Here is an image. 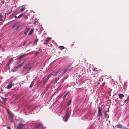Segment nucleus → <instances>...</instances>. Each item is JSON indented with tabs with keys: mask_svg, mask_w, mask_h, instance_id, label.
<instances>
[{
	"mask_svg": "<svg viewBox=\"0 0 129 129\" xmlns=\"http://www.w3.org/2000/svg\"><path fill=\"white\" fill-rule=\"evenodd\" d=\"M25 125L22 123H19L16 129H25Z\"/></svg>",
	"mask_w": 129,
	"mask_h": 129,
	"instance_id": "obj_1",
	"label": "nucleus"
},
{
	"mask_svg": "<svg viewBox=\"0 0 129 129\" xmlns=\"http://www.w3.org/2000/svg\"><path fill=\"white\" fill-rule=\"evenodd\" d=\"M70 115V114L69 113L68 111L66 113L65 116L63 118V119H64V121L65 122L67 121Z\"/></svg>",
	"mask_w": 129,
	"mask_h": 129,
	"instance_id": "obj_2",
	"label": "nucleus"
},
{
	"mask_svg": "<svg viewBox=\"0 0 129 129\" xmlns=\"http://www.w3.org/2000/svg\"><path fill=\"white\" fill-rule=\"evenodd\" d=\"M29 64V63L27 64L25 66H23V69L21 71V73H23L24 71H25L27 68H28Z\"/></svg>",
	"mask_w": 129,
	"mask_h": 129,
	"instance_id": "obj_3",
	"label": "nucleus"
},
{
	"mask_svg": "<svg viewBox=\"0 0 129 129\" xmlns=\"http://www.w3.org/2000/svg\"><path fill=\"white\" fill-rule=\"evenodd\" d=\"M21 67V66L19 64L18 65L15 66H14V68L11 71L12 72H14L17 69Z\"/></svg>",
	"mask_w": 129,
	"mask_h": 129,
	"instance_id": "obj_4",
	"label": "nucleus"
},
{
	"mask_svg": "<svg viewBox=\"0 0 129 129\" xmlns=\"http://www.w3.org/2000/svg\"><path fill=\"white\" fill-rule=\"evenodd\" d=\"M43 126V125L41 123H38L36 125V126L34 127V128L35 129L39 128L40 127H42Z\"/></svg>",
	"mask_w": 129,
	"mask_h": 129,
	"instance_id": "obj_5",
	"label": "nucleus"
},
{
	"mask_svg": "<svg viewBox=\"0 0 129 129\" xmlns=\"http://www.w3.org/2000/svg\"><path fill=\"white\" fill-rule=\"evenodd\" d=\"M51 39V38L48 37L45 40V41L44 44H47L48 42L49 41H50Z\"/></svg>",
	"mask_w": 129,
	"mask_h": 129,
	"instance_id": "obj_6",
	"label": "nucleus"
},
{
	"mask_svg": "<svg viewBox=\"0 0 129 129\" xmlns=\"http://www.w3.org/2000/svg\"><path fill=\"white\" fill-rule=\"evenodd\" d=\"M51 74H50L47 75V78L43 82L44 83H45L49 79L50 77L51 76Z\"/></svg>",
	"mask_w": 129,
	"mask_h": 129,
	"instance_id": "obj_7",
	"label": "nucleus"
},
{
	"mask_svg": "<svg viewBox=\"0 0 129 129\" xmlns=\"http://www.w3.org/2000/svg\"><path fill=\"white\" fill-rule=\"evenodd\" d=\"M12 84V81L10 82L9 84L8 85L7 88L8 89H9L11 88L12 86V85H13Z\"/></svg>",
	"mask_w": 129,
	"mask_h": 129,
	"instance_id": "obj_8",
	"label": "nucleus"
},
{
	"mask_svg": "<svg viewBox=\"0 0 129 129\" xmlns=\"http://www.w3.org/2000/svg\"><path fill=\"white\" fill-rule=\"evenodd\" d=\"M30 29V28H26L25 30L24 34L25 35H26L28 31Z\"/></svg>",
	"mask_w": 129,
	"mask_h": 129,
	"instance_id": "obj_9",
	"label": "nucleus"
},
{
	"mask_svg": "<svg viewBox=\"0 0 129 129\" xmlns=\"http://www.w3.org/2000/svg\"><path fill=\"white\" fill-rule=\"evenodd\" d=\"M25 55H26V54H24L21 55L20 56L18 57L17 58L16 60H18V59H21L22 58H23V57H25Z\"/></svg>",
	"mask_w": 129,
	"mask_h": 129,
	"instance_id": "obj_10",
	"label": "nucleus"
},
{
	"mask_svg": "<svg viewBox=\"0 0 129 129\" xmlns=\"http://www.w3.org/2000/svg\"><path fill=\"white\" fill-rule=\"evenodd\" d=\"M60 70L58 69L57 71H55L53 72V74H52V75L54 76H56L57 74L59 73V71Z\"/></svg>",
	"mask_w": 129,
	"mask_h": 129,
	"instance_id": "obj_11",
	"label": "nucleus"
},
{
	"mask_svg": "<svg viewBox=\"0 0 129 129\" xmlns=\"http://www.w3.org/2000/svg\"><path fill=\"white\" fill-rule=\"evenodd\" d=\"M31 68H32L31 67H29L28 68V69L25 72V73H24V75H26L28 73H29L30 72V70H31Z\"/></svg>",
	"mask_w": 129,
	"mask_h": 129,
	"instance_id": "obj_12",
	"label": "nucleus"
},
{
	"mask_svg": "<svg viewBox=\"0 0 129 129\" xmlns=\"http://www.w3.org/2000/svg\"><path fill=\"white\" fill-rule=\"evenodd\" d=\"M68 70V69H67V68H66L65 69H64V70L62 72V73L60 75V76H63V75L64 74L66 73V72Z\"/></svg>",
	"mask_w": 129,
	"mask_h": 129,
	"instance_id": "obj_13",
	"label": "nucleus"
},
{
	"mask_svg": "<svg viewBox=\"0 0 129 129\" xmlns=\"http://www.w3.org/2000/svg\"><path fill=\"white\" fill-rule=\"evenodd\" d=\"M104 114H105V118H107L109 117V115L108 114H107L106 113V111H104Z\"/></svg>",
	"mask_w": 129,
	"mask_h": 129,
	"instance_id": "obj_14",
	"label": "nucleus"
},
{
	"mask_svg": "<svg viewBox=\"0 0 129 129\" xmlns=\"http://www.w3.org/2000/svg\"><path fill=\"white\" fill-rule=\"evenodd\" d=\"M9 119L13 118L14 117V115L12 113H10L9 114Z\"/></svg>",
	"mask_w": 129,
	"mask_h": 129,
	"instance_id": "obj_15",
	"label": "nucleus"
},
{
	"mask_svg": "<svg viewBox=\"0 0 129 129\" xmlns=\"http://www.w3.org/2000/svg\"><path fill=\"white\" fill-rule=\"evenodd\" d=\"M13 60V58H11V59L6 64V66H8L10 64L11 62Z\"/></svg>",
	"mask_w": 129,
	"mask_h": 129,
	"instance_id": "obj_16",
	"label": "nucleus"
},
{
	"mask_svg": "<svg viewBox=\"0 0 129 129\" xmlns=\"http://www.w3.org/2000/svg\"><path fill=\"white\" fill-rule=\"evenodd\" d=\"M4 19L3 16L1 14H0V21H2Z\"/></svg>",
	"mask_w": 129,
	"mask_h": 129,
	"instance_id": "obj_17",
	"label": "nucleus"
},
{
	"mask_svg": "<svg viewBox=\"0 0 129 129\" xmlns=\"http://www.w3.org/2000/svg\"><path fill=\"white\" fill-rule=\"evenodd\" d=\"M124 96V95L122 94H120L119 95V97L120 98L122 99Z\"/></svg>",
	"mask_w": 129,
	"mask_h": 129,
	"instance_id": "obj_18",
	"label": "nucleus"
},
{
	"mask_svg": "<svg viewBox=\"0 0 129 129\" xmlns=\"http://www.w3.org/2000/svg\"><path fill=\"white\" fill-rule=\"evenodd\" d=\"M34 30V29H32L29 33L28 35H31L33 32Z\"/></svg>",
	"mask_w": 129,
	"mask_h": 129,
	"instance_id": "obj_19",
	"label": "nucleus"
},
{
	"mask_svg": "<svg viewBox=\"0 0 129 129\" xmlns=\"http://www.w3.org/2000/svg\"><path fill=\"white\" fill-rule=\"evenodd\" d=\"M101 110L100 109V107H99L98 108V113H101Z\"/></svg>",
	"mask_w": 129,
	"mask_h": 129,
	"instance_id": "obj_20",
	"label": "nucleus"
},
{
	"mask_svg": "<svg viewBox=\"0 0 129 129\" xmlns=\"http://www.w3.org/2000/svg\"><path fill=\"white\" fill-rule=\"evenodd\" d=\"M20 27V26L19 25H18V26H17L15 28V30H18V29H19V28Z\"/></svg>",
	"mask_w": 129,
	"mask_h": 129,
	"instance_id": "obj_21",
	"label": "nucleus"
},
{
	"mask_svg": "<svg viewBox=\"0 0 129 129\" xmlns=\"http://www.w3.org/2000/svg\"><path fill=\"white\" fill-rule=\"evenodd\" d=\"M58 48L61 50L63 49L64 48V46H59Z\"/></svg>",
	"mask_w": 129,
	"mask_h": 129,
	"instance_id": "obj_22",
	"label": "nucleus"
},
{
	"mask_svg": "<svg viewBox=\"0 0 129 129\" xmlns=\"http://www.w3.org/2000/svg\"><path fill=\"white\" fill-rule=\"evenodd\" d=\"M71 100H69L67 105V106H69L71 104Z\"/></svg>",
	"mask_w": 129,
	"mask_h": 129,
	"instance_id": "obj_23",
	"label": "nucleus"
},
{
	"mask_svg": "<svg viewBox=\"0 0 129 129\" xmlns=\"http://www.w3.org/2000/svg\"><path fill=\"white\" fill-rule=\"evenodd\" d=\"M129 100V96H128L127 97V99L124 101V103H126V101H128Z\"/></svg>",
	"mask_w": 129,
	"mask_h": 129,
	"instance_id": "obj_24",
	"label": "nucleus"
},
{
	"mask_svg": "<svg viewBox=\"0 0 129 129\" xmlns=\"http://www.w3.org/2000/svg\"><path fill=\"white\" fill-rule=\"evenodd\" d=\"M117 127L118 128H122V126L121 125H117Z\"/></svg>",
	"mask_w": 129,
	"mask_h": 129,
	"instance_id": "obj_25",
	"label": "nucleus"
},
{
	"mask_svg": "<svg viewBox=\"0 0 129 129\" xmlns=\"http://www.w3.org/2000/svg\"><path fill=\"white\" fill-rule=\"evenodd\" d=\"M1 98L4 102H5L6 100V99L5 98L1 97Z\"/></svg>",
	"mask_w": 129,
	"mask_h": 129,
	"instance_id": "obj_26",
	"label": "nucleus"
},
{
	"mask_svg": "<svg viewBox=\"0 0 129 129\" xmlns=\"http://www.w3.org/2000/svg\"><path fill=\"white\" fill-rule=\"evenodd\" d=\"M23 15V13L21 14L17 17V18H20Z\"/></svg>",
	"mask_w": 129,
	"mask_h": 129,
	"instance_id": "obj_27",
	"label": "nucleus"
},
{
	"mask_svg": "<svg viewBox=\"0 0 129 129\" xmlns=\"http://www.w3.org/2000/svg\"><path fill=\"white\" fill-rule=\"evenodd\" d=\"M38 39H36L34 42V44H37V42L38 41Z\"/></svg>",
	"mask_w": 129,
	"mask_h": 129,
	"instance_id": "obj_28",
	"label": "nucleus"
},
{
	"mask_svg": "<svg viewBox=\"0 0 129 129\" xmlns=\"http://www.w3.org/2000/svg\"><path fill=\"white\" fill-rule=\"evenodd\" d=\"M27 43V42L26 41H25L23 44V46H24Z\"/></svg>",
	"mask_w": 129,
	"mask_h": 129,
	"instance_id": "obj_29",
	"label": "nucleus"
},
{
	"mask_svg": "<svg viewBox=\"0 0 129 129\" xmlns=\"http://www.w3.org/2000/svg\"><path fill=\"white\" fill-rule=\"evenodd\" d=\"M25 9V8L24 7L23 8H22V9H21V10L20 11V12H22Z\"/></svg>",
	"mask_w": 129,
	"mask_h": 129,
	"instance_id": "obj_30",
	"label": "nucleus"
},
{
	"mask_svg": "<svg viewBox=\"0 0 129 129\" xmlns=\"http://www.w3.org/2000/svg\"><path fill=\"white\" fill-rule=\"evenodd\" d=\"M24 63H25V62L23 61L20 64H19L20 65V66L21 67L23 65V64Z\"/></svg>",
	"mask_w": 129,
	"mask_h": 129,
	"instance_id": "obj_31",
	"label": "nucleus"
},
{
	"mask_svg": "<svg viewBox=\"0 0 129 129\" xmlns=\"http://www.w3.org/2000/svg\"><path fill=\"white\" fill-rule=\"evenodd\" d=\"M67 95V94H66L63 96V99H64L66 97V96Z\"/></svg>",
	"mask_w": 129,
	"mask_h": 129,
	"instance_id": "obj_32",
	"label": "nucleus"
},
{
	"mask_svg": "<svg viewBox=\"0 0 129 129\" xmlns=\"http://www.w3.org/2000/svg\"><path fill=\"white\" fill-rule=\"evenodd\" d=\"M93 70L94 71H98V70H97V68H94L93 69Z\"/></svg>",
	"mask_w": 129,
	"mask_h": 129,
	"instance_id": "obj_33",
	"label": "nucleus"
},
{
	"mask_svg": "<svg viewBox=\"0 0 129 129\" xmlns=\"http://www.w3.org/2000/svg\"><path fill=\"white\" fill-rule=\"evenodd\" d=\"M13 118H10L9 119H10V121L11 122H12L13 121Z\"/></svg>",
	"mask_w": 129,
	"mask_h": 129,
	"instance_id": "obj_34",
	"label": "nucleus"
},
{
	"mask_svg": "<svg viewBox=\"0 0 129 129\" xmlns=\"http://www.w3.org/2000/svg\"><path fill=\"white\" fill-rule=\"evenodd\" d=\"M98 114L100 117L102 116V114L101 113H99Z\"/></svg>",
	"mask_w": 129,
	"mask_h": 129,
	"instance_id": "obj_35",
	"label": "nucleus"
},
{
	"mask_svg": "<svg viewBox=\"0 0 129 129\" xmlns=\"http://www.w3.org/2000/svg\"><path fill=\"white\" fill-rule=\"evenodd\" d=\"M7 129H11V128L9 126L7 127Z\"/></svg>",
	"mask_w": 129,
	"mask_h": 129,
	"instance_id": "obj_36",
	"label": "nucleus"
},
{
	"mask_svg": "<svg viewBox=\"0 0 129 129\" xmlns=\"http://www.w3.org/2000/svg\"><path fill=\"white\" fill-rule=\"evenodd\" d=\"M32 84H31L30 85V86H29V87L30 88H31V87H32Z\"/></svg>",
	"mask_w": 129,
	"mask_h": 129,
	"instance_id": "obj_37",
	"label": "nucleus"
},
{
	"mask_svg": "<svg viewBox=\"0 0 129 129\" xmlns=\"http://www.w3.org/2000/svg\"><path fill=\"white\" fill-rule=\"evenodd\" d=\"M15 25H14L12 27V28H13L15 27Z\"/></svg>",
	"mask_w": 129,
	"mask_h": 129,
	"instance_id": "obj_38",
	"label": "nucleus"
},
{
	"mask_svg": "<svg viewBox=\"0 0 129 129\" xmlns=\"http://www.w3.org/2000/svg\"><path fill=\"white\" fill-rule=\"evenodd\" d=\"M105 83L104 82L103 83V84H102L103 85V86H104V85L105 84Z\"/></svg>",
	"mask_w": 129,
	"mask_h": 129,
	"instance_id": "obj_39",
	"label": "nucleus"
},
{
	"mask_svg": "<svg viewBox=\"0 0 129 129\" xmlns=\"http://www.w3.org/2000/svg\"><path fill=\"white\" fill-rule=\"evenodd\" d=\"M14 17H15V18H17V17L16 16H15Z\"/></svg>",
	"mask_w": 129,
	"mask_h": 129,
	"instance_id": "obj_40",
	"label": "nucleus"
},
{
	"mask_svg": "<svg viewBox=\"0 0 129 129\" xmlns=\"http://www.w3.org/2000/svg\"><path fill=\"white\" fill-rule=\"evenodd\" d=\"M38 53H35V55H37V54Z\"/></svg>",
	"mask_w": 129,
	"mask_h": 129,
	"instance_id": "obj_41",
	"label": "nucleus"
},
{
	"mask_svg": "<svg viewBox=\"0 0 129 129\" xmlns=\"http://www.w3.org/2000/svg\"><path fill=\"white\" fill-rule=\"evenodd\" d=\"M11 13V12H10L9 13H8V14H9V13Z\"/></svg>",
	"mask_w": 129,
	"mask_h": 129,
	"instance_id": "obj_42",
	"label": "nucleus"
},
{
	"mask_svg": "<svg viewBox=\"0 0 129 129\" xmlns=\"http://www.w3.org/2000/svg\"><path fill=\"white\" fill-rule=\"evenodd\" d=\"M1 102V100H0V103Z\"/></svg>",
	"mask_w": 129,
	"mask_h": 129,
	"instance_id": "obj_43",
	"label": "nucleus"
}]
</instances>
